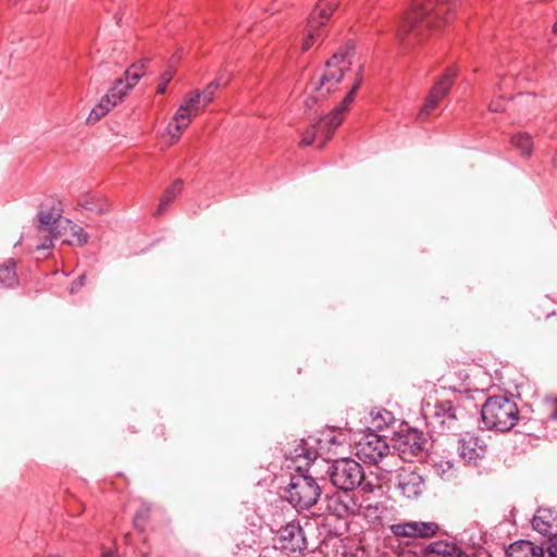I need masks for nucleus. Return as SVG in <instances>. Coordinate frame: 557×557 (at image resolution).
Masks as SVG:
<instances>
[{
  "label": "nucleus",
  "mask_w": 557,
  "mask_h": 557,
  "mask_svg": "<svg viewBox=\"0 0 557 557\" xmlns=\"http://www.w3.org/2000/svg\"><path fill=\"white\" fill-rule=\"evenodd\" d=\"M456 8V0H413L397 30L399 40L408 39L412 46L419 44L425 30L441 28L453 21Z\"/></svg>",
  "instance_id": "1"
},
{
  "label": "nucleus",
  "mask_w": 557,
  "mask_h": 557,
  "mask_svg": "<svg viewBox=\"0 0 557 557\" xmlns=\"http://www.w3.org/2000/svg\"><path fill=\"white\" fill-rule=\"evenodd\" d=\"M363 74V66L360 65L356 74V81L351 86L349 92L343 99L342 103L333 109V111L317 122L308 126L301 135L300 145L310 146L314 143L319 148H323L329 140L333 137L335 131L344 121V114L348 106L352 102L355 94L360 87Z\"/></svg>",
  "instance_id": "2"
},
{
  "label": "nucleus",
  "mask_w": 557,
  "mask_h": 557,
  "mask_svg": "<svg viewBox=\"0 0 557 557\" xmlns=\"http://www.w3.org/2000/svg\"><path fill=\"white\" fill-rule=\"evenodd\" d=\"M64 205L54 195H47L40 201L35 216L36 231L40 242L35 245L36 250L50 249L53 246V232L62 223Z\"/></svg>",
  "instance_id": "3"
},
{
  "label": "nucleus",
  "mask_w": 557,
  "mask_h": 557,
  "mask_svg": "<svg viewBox=\"0 0 557 557\" xmlns=\"http://www.w3.org/2000/svg\"><path fill=\"white\" fill-rule=\"evenodd\" d=\"M481 418L487 429L507 432L517 424L519 409L507 396H491L482 406Z\"/></svg>",
  "instance_id": "4"
},
{
  "label": "nucleus",
  "mask_w": 557,
  "mask_h": 557,
  "mask_svg": "<svg viewBox=\"0 0 557 557\" xmlns=\"http://www.w3.org/2000/svg\"><path fill=\"white\" fill-rule=\"evenodd\" d=\"M322 490L317 480L307 472L292 475L286 490V499L297 509H309L321 497Z\"/></svg>",
  "instance_id": "5"
},
{
  "label": "nucleus",
  "mask_w": 557,
  "mask_h": 557,
  "mask_svg": "<svg viewBox=\"0 0 557 557\" xmlns=\"http://www.w3.org/2000/svg\"><path fill=\"white\" fill-rule=\"evenodd\" d=\"M201 95L198 91L186 96L177 108L174 116L166 126V134L171 137L170 145H174L181 138L183 132L193 120L202 111L200 106Z\"/></svg>",
  "instance_id": "6"
},
{
  "label": "nucleus",
  "mask_w": 557,
  "mask_h": 557,
  "mask_svg": "<svg viewBox=\"0 0 557 557\" xmlns=\"http://www.w3.org/2000/svg\"><path fill=\"white\" fill-rule=\"evenodd\" d=\"M330 479L333 485L344 492H349L361 485L364 480V472L361 465L356 460L337 458L331 467Z\"/></svg>",
  "instance_id": "7"
},
{
  "label": "nucleus",
  "mask_w": 557,
  "mask_h": 557,
  "mask_svg": "<svg viewBox=\"0 0 557 557\" xmlns=\"http://www.w3.org/2000/svg\"><path fill=\"white\" fill-rule=\"evenodd\" d=\"M456 76L457 70L454 67H448L437 78L434 86L429 91L424 103L417 113V120L419 122H425L431 113L437 108L440 102L448 95L451 86L454 85Z\"/></svg>",
  "instance_id": "8"
},
{
  "label": "nucleus",
  "mask_w": 557,
  "mask_h": 557,
  "mask_svg": "<svg viewBox=\"0 0 557 557\" xmlns=\"http://www.w3.org/2000/svg\"><path fill=\"white\" fill-rule=\"evenodd\" d=\"M424 444L423 433L412 428L400 430L394 437V447L405 461H411L419 456L424 449Z\"/></svg>",
  "instance_id": "9"
},
{
  "label": "nucleus",
  "mask_w": 557,
  "mask_h": 557,
  "mask_svg": "<svg viewBox=\"0 0 557 557\" xmlns=\"http://www.w3.org/2000/svg\"><path fill=\"white\" fill-rule=\"evenodd\" d=\"M389 453V445L384 437L367 433L356 444V455L366 463L375 465Z\"/></svg>",
  "instance_id": "10"
},
{
  "label": "nucleus",
  "mask_w": 557,
  "mask_h": 557,
  "mask_svg": "<svg viewBox=\"0 0 557 557\" xmlns=\"http://www.w3.org/2000/svg\"><path fill=\"white\" fill-rule=\"evenodd\" d=\"M460 458L468 465H478L488 453V444L480 434L466 433L459 440Z\"/></svg>",
  "instance_id": "11"
},
{
  "label": "nucleus",
  "mask_w": 557,
  "mask_h": 557,
  "mask_svg": "<svg viewBox=\"0 0 557 557\" xmlns=\"http://www.w3.org/2000/svg\"><path fill=\"white\" fill-rule=\"evenodd\" d=\"M345 58L344 55L334 54L331 60L326 62L325 70L320 77V84L315 87L317 96L319 98L326 94H331L336 89V86L344 76Z\"/></svg>",
  "instance_id": "12"
},
{
  "label": "nucleus",
  "mask_w": 557,
  "mask_h": 557,
  "mask_svg": "<svg viewBox=\"0 0 557 557\" xmlns=\"http://www.w3.org/2000/svg\"><path fill=\"white\" fill-rule=\"evenodd\" d=\"M278 547L287 554L306 549L307 543L304 531L298 522L292 521L276 532Z\"/></svg>",
  "instance_id": "13"
},
{
  "label": "nucleus",
  "mask_w": 557,
  "mask_h": 557,
  "mask_svg": "<svg viewBox=\"0 0 557 557\" xmlns=\"http://www.w3.org/2000/svg\"><path fill=\"white\" fill-rule=\"evenodd\" d=\"M334 12V5L330 7L327 10L322 8V4L319 8H314L310 13L307 24V34L302 39L301 49L302 51L309 50L313 44L322 36L323 26L330 20L331 15Z\"/></svg>",
  "instance_id": "14"
},
{
  "label": "nucleus",
  "mask_w": 557,
  "mask_h": 557,
  "mask_svg": "<svg viewBox=\"0 0 557 557\" xmlns=\"http://www.w3.org/2000/svg\"><path fill=\"white\" fill-rule=\"evenodd\" d=\"M396 480L397 490L408 499L419 497L425 488L424 479L411 466L400 468Z\"/></svg>",
  "instance_id": "15"
},
{
  "label": "nucleus",
  "mask_w": 557,
  "mask_h": 557,
  "mask_svg": "<svg viewBox=\"0 0 557 557\" xmlns=\"http://www.w3.org/2000/svg\"><path fill=\"white\" fill-rule=\"evenodd\" d=\"M389 529L396 537L423 539L434 536L440 528L435 522L407 521L394 523Z\"/></svg>",
  "instance_id": "16"
},
{
  "label": "nucleus",
  "mask_w": 557,
  "mask_h": 557,
  "mask_svg": "<svg viewBox=\"0 0 557 557\" xmlns=\"http://www.w3.org/2000/svg\"><path fill=\"white\" fill-rule=\"evenodd\" d=\"M149 62V59H143L129 66L125 73L124 78H119L115 81L114 85L110 88L112 92L123 100L127 92L138 83V81L144 76L146 64Z\"/></svg>",
  "instance_id": "17"
},
{
  "label": "nucleus",
  "mask_w": 557,
  "mask_h": 557,
  "mask_svg": "<svg viewBox=\"0 0 557 557\" xmlns=\"http://www.w3.org/2000/svg\"><path fill=\"white\" fill-rule=\"evenodd\" d=\"M533 529L544 537L557 536V512L549 508H539L532 520Z\"/></svg>",
  "instance_id": "18"
},
{
  "label": "nucleus",
  "mask_w": 557,
  "mask_h": 557,
  "mask_svg": "<svg viewBox=\"0 0 557 557\" xmlns=\"http://www.w3.org/2000/svg\"><path fill=\"white\" fill-rule=\"evenodd\" d=\"M53 240L61 238L70 245H84L88 240V235L84 228L69 219H64L62 223L53 232Z\"/></svg>",
  "instance_id": "19"
},
{
  "label": "nucleus",
  "mask_w": 557,
  "mask_h": 557,
  "mask_svg": "<svg viewBox=\"0 0 557 557\" xmlns=\"http://www.w3.org/2000/svg\"><path fill=\"white\" fill-rule=\"evenodd\" d=\"M319 451L309 446L308 441L301 440L300 443L290 451V460L296 472H307L310 465L319 456Z\"/></svg>",
  "instance_id": "20"
},
{
  "label": "nucleus",
  "mask_w": 557,
  "mask_h": 557,
  "mask_svg": "<svg viewBox=\"0 0 557 557\" xmlns=\"http://www.w3.org/2000/svg\"><path fill=\"white\" fill-rule=\"evenodd\" d=\"M318 443L320 446L319 455H324L325 458L332 459L338 454V448L347 444V436L343 432L331 430Z\"/></svg>",
  "instance_id": "21"
},
{
  "label": "nucleus",
  "mask_w": 557,
  "mask_h": 557,
  "mask_svg": "<svg viewBox=\"0 0 557 557\" xmlns=\"http://www.w3.org/2000/svg\"><path fill=\"white\" fill-rule=\"evenodd\" d=\"M461 549L454 543L436 541L429 544L422 552V557H461Z\"/></svg>",
  "instance_id": "22"
},
{
  "label": "nucleus",
  "mask_w": 557,
  "mask_h": 557,
  "mask_svg": "<svg viewBox=\"0 0 557 557\" xmlns=\"http://www.w3.org/2000/svg\"><path fill=\"white\" fill-rule=\"evenodd\" d=\"M506 557H544V548L530 541H518L509 545Z\"/></svg>",
  "instance_id": "23"
},
{
  "label": "nucleus",
  "mask_w": 557,
  "mask_h": 557,
  "mask_svg": "<svg viewBox=\"0 0 557 557\" xmlns=\"http://www.w3.org/2000/svg\"><path fill=\"white\" fill-rule=\"evenodd\" d=\"M182 190L183 181L177 178L162 194L158 209L156 210L153 215L156 218L161 216L168 210L171 203L177 198V196L181 195Z\"/></svg>",
  "instance_id": "24"
},
{
  "label": "nucleus",
  "mask_w": 557,
  "mask_h": 557,
  "mask_svg": "<svg viewBox=\"0 0 557 557\" xmlns=\"http://www.w3.org/2000/svg\"><path fill=\"white\" fill-rule=\"evenodd\" d=\"M120 102H122L120 96H116L109 89V91L100 99L98 104L91 110L89 120L99 121Z\"/></svg>",
  "instance_id": "25"
},
{
  "label": "nucleus",
  "mask_w": 557,
  "mask_h": 557,
  "mask_svg": "<svg viewBox=\"0 0 557 557\" xmlns=\"http://www.w3.org/2000/svg\"><path fill=\"white\" fill-rule=\"evenodd\" d=\"M20 285V278L16 273V261L9 259L2 264V286L13 288Z\"/></svg>",
  "instance_id": "26"
},
{
  "label": "nucleus",
  "mask_w": 557,
  "mask_h": 557,
  "mask_svg": "<svg viewBox=\"0 0 557 557\" xmlns=\"http://www.w3.org/2000/svg\"><path fill=\"white\" fill-rule=\"evenodd\" d=\"M511 144L521 154L530 157L533 151L532 137L527 133H518L511 137Z\"/></svg>",
  "instance_id": "27"
},
{
  "label": "nucleus",
  "mask_w": 557,
  "mask_h": 557,
  "mask_svg": "<svg viewBox=\"0 0 557 557\" xmlns=\"http://www.w3.org/2000/svg\"><path fill=\"white\" fill-rule=\"evenodd\" d=\"M436 417L442 419L441 422L443 424H450L457 420L456 409L450 401L441 403L436 408Z\"/></svg>",
  "instance_id": "28"
},
{
  "label": "nucleus",
  "mask_w": 557,
  "mask_h": 557,
  "mask_svg": "<svg viewBox=\"0 0 557 557\" xmlns=\"http://www.w3.org/2000/svg\"><path fill=\"white\" fill-rule=\"evenodd\" d=\"M395 422V417L393 412L386 409L377 410L372 417V424L377 430H383L388 428L391 424Z\"/></svg>",
  "instance_id": "29"
},
{
  "label": "nucleus",
  "mask_w": 557,
  "mask_h": 557,
  "mask_svg": "<svg viewBox=\"0 0 557 557\" xmlns=\"http://www.w3.org/2000/svg\"><path fill=\"white\" fill-rule=\"evenodd\" d=\"M327 510L337 518H346V510L343 506L342 493H336L327 499Z\"/></svg>",
  "instance_id": "30"
},
{
  "label": "nucleus",
  "mask_w": 557,
  "mask_h": 557,
  "mask_svg": "<svg viewBox=\"0 0 557 557\" xmlns=\"http://www.w3.org/2000/svg\"><path fill=\"white\" fill-rule=\"evenodd\" d=\"M342 498L346 518L360 513L361 505L348 492L342 493Z\"/></svg>",
  "instance_id": "31"
},
{
  "label": "nucleus",
  "mask_w": 557,
  "mask_h": 557,
  "mask_svg": "<svg viewBox=\"0 0 557 557\" xmlns=\"http://www.w3.org/2000/svg\"><path fill=\"white\" fill-rule=\"evenodd\" d=\"M220 83L219 79L210 83L207 85V87L202 91H198L200 97V106L202 107V110L213 101L215 97V91L219 88Z\"/></svg>",
  "instance_id": "32"
},
{
  "label": "nucleus",
  "mask_w": 557,
  "mask_h": 557,
  "mask_svg": "<svg viewBox=\"0 0 557 557\" xmlns=\"http://www.w3.org/2000/svg\"><path fill=\"white\" fill-rule=\"evenodd\" d=\"M150 513H151V506L149 505H141L138 510L136 511L135 513V517H134V523H135V527L141 531L145 530L146 528V524L150 518Z\"/></svg>",
  "instance_id": "33"
},
{
  "label": "nucleus",
  "mask_w": 557,
  "mask_h": 557,
  "mask_svg": "<svg viewBox=\"0 0 557 557\" xmlns=\"http://www.w3.org/2000/svg\"><path fill=\"white\" fill-rule=\"evenodd\" d=\"M174 72L172 70H166L162 73L160 77V82L157 87V94L162 95L166 91L168 84L172 81Z\"/></svg>",
  "instance_id": "34"
},
{
  "label": "nucleus",
  "mask_w": 557,
  "mask_h": 557,
  "mask_svg": "<svg viewBox=\"0 0 557 557\" xmlns=\"http://www.w3.org/2000/svg\"><path fill=\"white\" fill-rule=\"evenodd\" d=\"M506 108V99L504 96H499L488 103V110L494 113L504 112Z\"/></svg>",
  "instance_id": "35"
},
{
  "label": "nucleus",
  "mask_w": 557,
  "mask_h": 557,
  "mask_svg": "<svg viewBox=\"0 0 557 557\" xmlns=\"http://www.w3.org/2000/svg\"><path fill=\"white\" fill-rule=\"evenodd\" d=\"M547 557H557V536L547 540Z\"/></svg>",
  "instance_id": "36"
},
{
  "label": "nucleus",
  "mask_w": 557,
  "mask_h": 557,
  "mask_svg": "<svg viewBox=\"0 0 557 557\" xmlns=\"http://www.w3.org/2000/svg\"><path fill=\"white\" fill-rule=\"evenodd\" d=\"M322 4V8L329 9L330 7L334 5V10L338 5V0H320L315 8H319Z\"/></svg>",
  "instance_id": "37"
},
{
  "label": "nucleus",
  "mask_w": 557,
  "mask_h": 557,
  "mask_svg": "<svg viewBox=\"0 0 557 557\" xmlns=\"http://www.w3.org/2000/svg\"><path fill=\"white\" fill-rule=\"evenodd\" d=\"M361 490L366 493H372L375 488V485H373L372 483L370 482H361Z\"/></svg>",
  "instance_id": "38"
},
{
  "label": "nucleus",
  "mask_w": 557,
  "mask_h": 557,
  "mask_svg": "<svg viewBox=\"0 0 557 557\" xmlns=\"http://www.w3.org/2000/svg\"><path fill=\"white\" fill-rule=\"evenodd\" d=\"M506 81L505 77L500 78V82L495 86V89L493 90L494 94L504 91L503 83Z\"/></svg>",
  "instance_id": "39"
},
{
  "label": "nucleus",
  "mask_w": 557,
  "mask_h": 557,
  "mask_svg": "<svg viewBox=\"0 0 557 557\" xmlns=\"http://www.w3.org/2000/svg\"><path fill=\"white\" fill-rule=\"evenodd\" d=\"M550 419L557 420V399L555 400L554 408L549 413Z\"/></svg>",
  "instance_id": "40"
},
{
  "label": "nucleus",
  "mask_w": 557,
  "mask_h": 557,
  "mask_svg": "<svg viewBox=\"0 0 557 557\" xmlns=\"http://www.w3.org/2000/svg\"><path fill=\"white\" fill-rule=\"evenodd\" d=\"M84 278H85V275L79 276V284L81 285L83 284Z\"/></svg>",
  "instance_id": "41"
},
{
  "label": "nucleus",
  "mask_w": 557,
  "mask_h": 557,
  "mask_svg": "<svg viewBox=\"0 0 557 557\" xmlns=\"http://www.w3.org/2000/svg\"><path fill=\"white\" fill-rule=\"evenodd\" d=\"M553 29H554V32L557 34V22L554 24Z\"/></svg>",
  "instance_id": "42"
},
{
  "label": "nucleus",
  "mask_w": 557,
  "mask_h": 557,
  "mask_svg": "<svg viewBox=\"0 0 557 557\" xmlns=\"http://www.w3.org/2000/svg\"><path fill=\"white\" fill-rule=\"evenodd\" d=\"M103 557H114V556L111 554H106V555H103Z\"/></svg>",
  "instance_id": "43"
}]
</instances>
